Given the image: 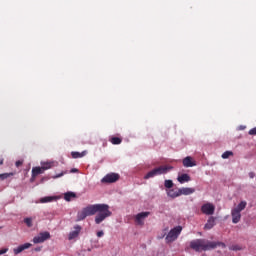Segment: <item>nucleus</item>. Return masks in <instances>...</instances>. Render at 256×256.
I'll return each mask as SVG.
<instances>
[{
  "label": "nucleus",
  "mask_w": 256,
  "mask_h": 256,
  "mask_svg": "<svg viewBox=\"0 0 256 256\" xmlns=\"http://www.w3.org/2000/svg\"><path fill=\"white\" fill-rule=\"evenodd\" d=\"M75 197H77V194H75L74 192H66L64 194L65 201H71V199H75Z\"/></svg>",
  "instance_id": "nucleus-20"
},
{
  "label": "nucleus",
  "mask_w": 256,
  "mask_h": 256,
  "mask_svg": "<svg viewBox=\"0 0 256 256\" xmlns=\"http://www.w3.org/2000/svg\"><path fill=\"white\" fill-rule=\"evenodd\" d=\"M24 223L27 225V227H33V219L32 218H25Z\"/></svg>",
  "instance_id": "nucleus-27"
},
{
  "label": "nucleus",
  "mask_w": 256,
  "mask_h": 256,
  "mask_svg": "<svg viewBox=\"0 0 256 256\" xmlns=\"http://www.w3.org/2000/svg\"><path fill=\"white\" fill-rule=\"evenodd\" d=\"M16 167H21L23 165V162L21 160L16 161L15 163Z\"/></svg>",
  "instance_id": "nucleus-31"
},
{
  "label": "nucleus",
  "mask_w": 256,
  "mask_h": 256,
  "mask_svg": "<svg viewBox=\"0 0 256 256\" xmlns=\"http://www.w3.org/2000/svg\"><path fill=\"white\" fill-rule=\"evenodd\" d=\"M168 197H171V199H177V197H181L180 190L177 189H170L167 191Z\"/></svg>",
  "instance_id": "nucleus-14"
},
{
  "label": "nucleus",
  "mask_w": 256,
  "mask_h": 256,
  "mask_svg": "<svg viewBox=\"0 0 256 256\" xmlns=\"http://www.w3.org/2000/svg\"><path fill=\"white\" fill-rule=\"evenodd\" d=\"M151 213L150 212H141L138 213L135 216V223H137L138 225H145V219H147V217H149Z\"/></svg>",
  "instance_id": "nucleus-8"
},
{
  "label": "nucleus",
  "mask_w": 256,
  "mask_h": 256,
  "mask_svg": "<svg viewBox=\"0 0 256 256\" xmlns=\"http://www.w3.org/2000/svg\"><path fill=\"white\" fill-rule=\"evenodd\" d=\"M178 181L179 183L183 184V183H189V181H191V176H189V174H182L180 176H178Z\"/></svg>",
  "instance_id": "nucleus-17"
},
{
  "label": "nucleus",
  "mask_w": 256,
  "mask_h": 256,
  "mask_svg": "<svg viewBox=\"0 0 256 256\" xmlns=\"http://www.w3.org/2000/svg\"><path fill=\"white\" fill-rule=\"evenodd\" d=\"M51 239V234L49 232H41L38 236L33 238V243H45V241Z\"/></svg>",
  "instance_id": "nucleus-6"
},
{
  "label": "nucleus",
  "mask_w": 256,
  "mask_h": 256,
  "mask_svg": "<svg viewBox=\"0 0 256 256\" xmlns=\"http://www.w3.org/2000/svg\"><path fill=\"white\" fill-rule=\"evenodd\" d=\"M57 199V197L55 196H46L40 199V203H51L53 201H55Z\"/></svg>",
  "instance_id": "nucleus-19"
},
{
  "label": "nucleus",
  "mask_w": 256,
  "mask_h": 256,
  "mask_svg": "<svg viewBox=\"0 0 256 256\" xmlns=\"http://www.w3.org/2000/svg\"><path fill=\"white\" fill-rule=\"evenodd\" d=\"M181 231H183V227L181 226H176L171 229L165 237L166 243L169 244L177 241V239H179V236L181 235Z\"/></svg>",
  "instance_id": "nucleus-4"
},
{
  "label": "nucleus",
  "mask_w": 256,
  "mask_h": 256,
  "mask_svg": "<svg viewBox=\"0 0 256 256\" xmlns=\"http://www.w3.org/2000/svg\"><path fill=\"white\" fill-rule=\"evenodd\" d=\"M7 251H9L8 248H3L0 250V255H5V253H7Z\"/></svg>",
  "instance_id": "nucleus-29"
},
{
  "label": "nucleus",
  "mask_w": 256,
  "mask_h": 256,
  "mask_svg": "<svg viewBox=\"0 0 256 256\" xmlns=\"http://www.w3.org/2000/svg\"><path fill=\"white\" fill-rule=\"evenodd\" d=\"M42 173H45V169L42 166L32 168V179H35L37 175H42Z\"/></svg>",
  "instance_id": "nucleus-13"
},
{
  "label": "nucleus",
  "mask_w": 256,
  "mask_h": 256,
  "mask_svg": "<svg viewBox=\"0 0 256 256\" xmlns=\"http://www.w3.org/2000/svg\"><path fill=\"white\" fill-rule=\"evenodd\" d=\"M42 167H43L44 171H47V169H51V167H53V162L43 163Z\"/></svg>",
  "instance_id": "nucleus-26"
},
{
  "label": "nucleus",
  "mask_w": 256,
  "mask_h": 256,
  "mask_svg": "<svg viewBox=\"0 0 256 256\" xmlns=\"http://www.w3.org/2000/svg\"><path fill=\"white\" fill-rule=\"evenodd\" d=\"M59 177H63V173L57 174L56 176L53 177V179H59Z\"/></svg>",
  "instance_id": "nucleus-32"
},
{
  "label": "nucleus",
  "mask_w": 256,
  "mask_h": 256,
  "mask_svg": "<svg viewBox=\"0 0 256 256\" xmlns=\"http://www.w3.org/2000/svg\"><path fill=\"white\" fill-rule=\"evenodd\" d=\"M247 207V201H241L237 207L231 210L232 223L237 225L241 221V211H245Z\"/></svg>",
  "instance_id": "nucleus-3"
},
{
  "label": "nucleus",
  "mask_w": 256,
  "mask_h": 256,
  "mask_svg": "<svg viewBox=\"0 0 256 256\" xmlns=\"http://www.w3.org/2000/svg\"><path fill=\"white\" fill-rule=\"evenodd\" d=\"M105 235V232L103 230L97 232V237H103Z\"/></svg>",
  "instance_id": "nucleus-30"
},
{
  "label": "nucleus",
  "mask_w": 256,
  "mask_h": 256,
  "mask_svg": "<svg viewBox=\"0 0 256 256\" xmlns=\"http://www.w3.org/2000/svg\"><path fill=\"white\" fill-rule=\"evenodd\" d=\"M164 187H166V189H172V187H173V180H165Z\"/></svg>",
  "instance_id": "nucleus-25"
},
{
  "label": "nucleus",
  "mask_w": 256,
  "mask_h": 256,
  "mask_svg": "<svg viewBox=\"0 0 256 256\" xmlns=\"http://www.w3.org/2000/svg\"><path fill=\"white\" fill-rule=\"evenodd\" d=\"M153 177H157V172H155V169L151 170L148 172L145 176L144 179H151Z\"/></svg>",
  "instance_id": "nucleus-23"
},
{
  "label": "nucleus",
  "mask_w": 256,
  "mask_h": 256,
  "mask_svg": "<svg viewBox=\"0 0 256 256\" xmlns=\"http://www.w3.org/2000/svg\"><path fill=\"white\" fill-rule=\"evenodd\" d=\"M30 247H32L31 243L22 244V245L18 246L17 248H14L13 253H14V255H19V253H23V251H25V249H29Z\"/></svg>",
  "instance_id": "nucleus-10"
},
{
  "label": "nucleus",
  "mask_w": 256,
  "mask_h": 256,
  "mask_svg": "<svg viewBox=\"0 0 256 256\" xmlns=\"http://www.w3.org/2000/svg\"><path fill=\"white\" fill-rule=\"evenodd\" d=\"M96 213H98L96 215ZM95 216L96 225H101L107 217H111L113 212L109 210V205L107 204H92L83 208L81 211L77 213V221H84L87 217Z\"/></svg>",
  "instance_id": "nucleus-1"
},
{
  "label": "nucleus",
  "mask_w": 256,
  "mask_h": 256,
  "mask_svg": "<svg viewBox=\"0 0 256 256\" xmlns=\"http://www.w3.org/2000/svg\"><path fill=\"white\" fill-rule=\"evenodd\" d=\"M77 168H73L72 170H71V173H77Z\"/></svg>",
  "instance_id": "nucleus-34"
},
{
  "label": "nucleus",
  "mask_w": 256,
  "mask_h": 256,
  "mask_svg": "<svg viewBox=\"0 0 256 256\" xmlns=\"http://www.w3.org/2000/svg\"><path fill=\"white\" fill-rule=\"evenodd\" d=\"M230 157H233L232 151H226L222 154V159H229Z\"/></svg>",
  "instance_id": "nucleus-24"
},
{
  "label": "nucleus",
  "mask_w": 256,
  "mask_h": 256,
  "mask_svg": "<svg viewBox=\"0 0 256 256\" xmlns=\"http://www.w3.org/2000/svg\"><path fill=\"white\" fill-rule=\"evenodd\" d=\"M122 141L123 140L119 137H112L110 139V143H112V145H121Z\"/></svg>",
  "instance_id": "nucleus-22"
},
{
  "label": "nucleus",
  "mask_w": 256,
  "mask_h": 256,
  "mask_svg": "<svg viewBox=\"0 0 256 256\" xmlns=\"http://www.w3.org/2000/svg\"><path fill=\"white\" fill-rule=\"evenodd\" d=\"M13 175H15L13 172L0 174V181H5V179H9V177H13Z\"/></svg>",
  "instance_id": "nucleus-21"
},
{
  "label": "nucleus",
  "mask_w": 256,
  "mask_h": 256,
  "mask_svg": "<svg viewBox=\"0 0 256 256\" xmlns=\"http://www.w3.org/2000/svg\"><path fill=\"white\" fill-rule=\"evenodd\" d=\"M231 249H232V251H241V249H243V248H241V246H239V245H233V246H231Z\"/></svg>",
  "instance_id": "nucleus-28"
},
{
  "label": "nucleus",
  "mask_w": 256,
  "mask_h": 256,
  "mask_svg": "<svg viewBox=\"0 0 256 256\" xmlns=\"http://www.w3.org/2000/svg\"><path fill=\"white\" fill-rule=\"evenodd\" d=\"M173 169V166H160L158 168H154L156 175H165L169 173Z\"/></svg>",
  "instance_id": "nucleus-9"
},
{
  "label": "nucleus",
  "mask_w": 256,
  "mask_h": 256,
  "mask_svg": "<svg viewBox=\"0 0 256 256\" xmlns=\"http://www.w3.org/2000/svg\"><path fill=\"white\" fill-rule=\"evenodd\" d=\"M215 217L210 216L207 220V223L204 226V229H213V227H215Z\"/></svg>",
  "instance_id": "nucleus-15"
},
{
  "label": "nucleus",
  "mask_w": 256,
  "mask_h": 256,
  "mask_svg": "<svg viewBox=\"0 0 256 256\" xmlns=\"http://www.w3.org/2000/svg\"><path fill=\"white\" fill-rule=\"evenodd\" d=\"M119 174L117 173H109L102 178V183H117L119 181Z\"/></svg>",
  "instance_id": "nucleus-7"
},
{
  "label": "nucleus",
  "mask_w": 256,
  "mask_h": 256,
  "mask_svg": "<svg viewBox=\"0 0 256 256\" xmlns=\"http://www.w3.org/2000/svg\"><path fill=\"white\" fill-rule=\"evenodd\" d=\"M249 177H250V179H253L255 177V173L254 172H250L249 173Z\"/></svg>",
  "instance_id": "nucleus-33"
},
{
  "label": "nucleus",
  "mask_w": 256,
  "mask_h": 256,
  "mask_svg": "<svg viewBox=\"0 0 256 256\" xmlns=\"http://www.w3.org/2000/svg\"><path fill=\"white\" fill-rule=\"evenodd\" d=\"M74 231H72V232H70V234H69V240L71 241V240H73V239H76V237H79V233H81V226H79V225H76L75 227H74Z\"/></svg>",
  "instance_id": "nucleus-12"
},
{
  "label": "nucleus",
  "mask_w": 256,
  "mask_h": 256,
  "mask_svg": "<svg viewBox=\"0 0 256 256\" xmlns=\"http://www.w3.org/2000/svg\"><path fill=\"white\" fill-rule=\"evenodd\" d=\"M36 251H41V249L40 248H36Z\"/></svg>",
  "instance_id": "nucleus-36"
},
{
  "label": "nucleus",
  "mask_w": 256,
  "mask_h": 256,
  "mask_svg": "<svg viewBox=\"0 0 256 256\" xmlns=\"http://www.w3.org/2000/svg\"><path fill=\"white\" fill-rule=\"evenodd\" d=\"M85 155H87V151L71 153L73 159H81V157H85Z\"/></svg>",
  "instance_id": "nucleus-18"
},
{
  "label": "nucleus",
  "mask_w": 256,
  "mask_h": 256,
  "mask_svg": "<svg viewBox=\"0 0 256 256\" xmlns=\"http://www.w3.org/2000/svg\"><path fill=\"white\" fill-rule=\"evenodd\" d=\"M182 163L185 167H195V165H197V163L195 162V160H193L191 156L185 157Z\"/></svg>",
  "instance_id": "nucleus-11"
},
{
  "label": "nucleus",
  "mask_w": 256,
  "mask_h": 256,
  "mask_svg": "<svg viewBox=\"0 0 256 256\" xmlns=\"http://www.w3.org/2000/svg\"><path fill=\"white\" fill-rule=\"evenodd\" d=\"M0 165H3V160H0Z\"/></svg>",
  "instance_id": "nucleus-35"
},
{
  "label": "nucleus",
  "mask_w": 256,
  "mask_h": 256,
  "mask_svg": "<svg viewBox=\"0 0 256 256\" xmlns=\"http://www.w3.org/2000/svg\"><path fill=\"white\" fill-rule=\"evenodd\" d=\"M217 247L225 249L226 245L223 242H215L205 239H195L190 242V248L197 253H201L202 251H211L212 249H217Z\"/></svg>",
  "instance_id": "nucleus-2"
},
{
  "label": "nucleus",
  "mask_w": 256,
  "mask_h": 256,
  "mask_svg": "<svg viewBox=\"0 0 256 256\" xmlns=\"http://www.w3.org/2000/svg\"><path fill=\"white\" fill-rule=\"evenodd\" d=\"M201 211L204 215H214L215 214V205L212 203H205L201 206Z\"/></svg>",
  "instance_id": "nucleus-5"
},
{
  "label": "nucleus",
  "mask_w": 256,
  "mask_h": 256,
  "mask_svg": "<svg viewBox=\"0 0 256 256\" xmlns=\"http://www.w3.org/2000/svg\"><path fill=\"white\" fill-rule=\"evenodd\" d=\"M180 196L181 195H193L195 193V188H179Z\"/></svg>",
  "instance_id": "nucleus-16"
}]
</instances>
